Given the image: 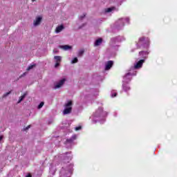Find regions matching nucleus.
Returning <instances> with one entry per match:
<instances>
[{"label": "nucleus", "instance_id": "obj_19", "mask_svg": "<svg viewBox=\"0 0 177 177\" xmlns=\"http://www.w3.org/2000/svg\"><path fill=\"white\" fill-rule=\"evenodd\" d=\"M85 51L84 50H80L79 51V56H82L83 55H84V53Z\"/></svg>", "mask_w": 177, "mask_h": 177}, {"label": "nucleus", "instance_id": "obj_23", "mask_svg": "<svg viewBox=\"0 0 177 177\" xmlns=\"http://www.w3.org/2000/svg\"><path fill=\"white\" fill-rule=\"evenodd\" d=\"M82 127L81 126H79V127H75V131H80V129H82Z\"/></svg>", "mask_w": 177, "mask_h": 177}, {"label": "nucleus", "instance_id": "obj_2", "mask_svg": "<svg viewBox=\"0 0 177 177\" xmlns=\"http://www.w3.org/2000/svg\"><path fill=\"white\" fill-rule=\"evenodd\" d=\"M133 75H136V72H129L123 77V80L126 82H131V80H132V77H133Z\"/></svg>", "mask_w": 177, "mask_h": 177}, {"label": "nucleus", "instance_id": "obj_30", "mask_svg": "<svg viewBox=\"0 0 177 177\" xmlns=\"http://www.w3.org/2000/svg\"><path fill=\"white\" fill-rule=\"evenodd\" d=\"M35 0H32V2H35Z\"/></svg>", "mask_w": 177, "mask_h": 177}, {"label": "nucleus", "instance_id": "obj_18", "mask_svg": "<svg viewBox=\"0 0 177 177\" xmlns=\"http://www.w3.org/2000/svg\"><path fill=\"white\" fill-rule=\"evenodd\" d=\"M44 102H41L39 106H38V109H42V107H44Z\"/></svg>", "mask_w": 177, "mask_h": 177}, {"label": "nucleus", "instance_id": "obj_10", "mask_svg": "<svg viewBox=\"0 0 177 177\" xmlns=\"http://www.w3.org/2000/svg\"><path fill=\"white\" fill-rule=\"evenodd\" d=\"M102 42H103V39L102 38L97 39L95 42V46H99Z\"/></svg>", "mask_w": 177, "mask_h": 177}, {"label": "nucleus", "instance_id": "obj_13", "mask_svg": "<svg viewBox=\"0 0 177 177\" xmlns=\"http://www.w3.org/2000/svg\"><path fill=\"white\" fill-rule=\"evenodd\" d=\"M26 96H27V93H24L23 95L19 97V100L17 103H21L22 100L24 99V97H26Z\"/></svg>", "mask_w": 177, "mask_h": 177}, {"label": "nucleus", "instance_id": "obj_27", "mask_svg": "<svg viewBox=\"0 0 177 177\" xmlns=\"http://www.w3.org/2000/svg\"><path fill=\"white\" fill-rule=\"evenodd\" d=\"M26 177H32V176H31V174H28Z\"/></svg>", "mask_w": 177, "mask_h": 177}, {"label": "nucleus", "instance_id": "obj_8", "mask_svg": "<svg viewBox=\"0 0 177 177\" xmlns=\"http://www.w3.org/2000/svg\"><path fill=\"white\" fill-rule=\"evenodd\" d=\"M63 30H64V26H63V25L58 26L55 29V32L57 34H58V32H62V31H63Z\"/></svg>", "mask_w": 177, "mask_h": 177}, {"label": "nucleus", "instance_id": "obj_12", "mask_svg": "<svg viewBox=\"0 0 177 177\" xmlns=\"http://www.w3.org/2000/svg\"><path fill=\"white\" fill-rule=\"evenodd\" d=\"M123 89L125 92H128V91H131V87L127 84H123Z\"/></svg>", "mask_w": 177, "mask_h": 177}, {"label": "nucleus", "instance_id": "obj_9", "mask_svg": "<svg viewBox=\"0 0 177 177\" xmlns=\"http://www.w3.org/2000/svg\"><path fill=\"white\" fill-rule=\"evenodd\" d=\"M41 21H42V17H38L36 18L35 21H34L35 26H39V24H41Z\"/></svg>", "mask_w": 177, "mask_h": 177}, {"label": "nucleus", "instance_id": "obj_3", "mask_svg": "<svg viewBox=\"0 0 177 177\" xmlns=\"http://www.w3.org/2000/svg\"><path fill=\"white\" fill-rule=\"evenodd\" d=\"M144 62H145V59H140L136 64V65H134V68L136 70H138V68H142V66H143Z\"/></svg>", "mask_w": 177, "mask_h": 177}, {"label": "nucleus", "instance_id": "obj_4", "mask_svg": "<svg viewBox=\"0 0 177 177\" xmlns=\"http://www.w3.org/2000/svg\"><path fill=\"white\" fill-rule=\"evenodd\" d=\"M113 64H114V62L108 61L105 65V70H106V71L110 70V68H111L113 67Z\"/></svg>", "mask_w": 177, "mask_h": 177}, {"label": "nucleus", "instance_id": "obj_22", "mask_svg": "<svg viewBox=\"0 0 177 177\" xmlns=\"http://www.w3.org/2000/svg\"><path fill=\"white\" fill-rule=\"evenodd\" d=\"M60 66V62H56L55 63V68H57V67H59Z\"/></svg>", "mask_w": 177, "mask_h": 177}, {"label": "nucleus", "instance_id": "obj_28", "mask_svg": "<svg viewBox=\"0 0 177 177\" xmlns=\"http://www.w3.org/2000/svg\"><path fill=\"white\" fill-rule=\"evenodd\" d=\"M85 16H86V15H84V16L80 17V19H83V18H84V17H85Z\"/></svg>", "mask_w": 177, "mask_h": 177}, {"label": "nucleus", "instance_id": "obj_7", "mask_svg": "<svg viewBox=\"0 0 177 177\" xmlns=\"http://www.w3.org/2000/svg\"><path fill=\"white\" fill-rule=\"evenodd\" d=\"M140 56H142V59H147L149 56V52L148 51H140L139 53Z\"/></svg>", "mask_w": 177, "mask_h": 177}, {"label": "nucleus", "instance_id": "obj_24", "mask_svg": "<svg viewBox=\"0 0 177 177\" xmlns=\"http://www.w3.org/2000/svg\"><path fill=\"white\" fill-rule=\"evenodd\" d=\"M66 142H67L68 143H72L73 139H72V138L67 139V140H66Z\"/></svg>", "mask_w": 177, "mask_h": 177}, {"label": "nucleus", "instance_id": "obj_20", "mask_svg": "<svg viewBox=\"0 0 177 177\" xmlns=\"http://www.w3.org/2000/svg\"><path fill=\"white\" fill-rule=\"evenodd\" d=\"M113 11V8H109L106 10V13H110V12Z\"/></svg>", "mask_w": 177, "mask_h": 177}, {"label": "nucleus", "instance_id": "obj_6", "mask_svg": "<svg viewBox=\"0 0 177 177\" xmlns=\"http://www.w3.org/2000/svg\"><path fill=\"white\" fill-rule=\"evenodd\" d=\"M146 38L145 37H142L139 39L138 42L137 43V48H140V45L145 44V41Z\"/></svg>", "mask_w": 177, "mask_h": 177}, {"label": "nucleus", "instance_id": "obj_29", "mask_svg": "<svg viewBox=\"0 0 177 177\" xmlns=\"http://www.w3.org/2000/svg\"><path fill=\"white\" fill-rule=\"evenodd\" d=\"M24 75H26V73H24L23 75H21L20 76V77H24Z\"/></svg>", "mask_w": 177, "mask_h": 177}, {"label": "nucleus", "instance_id": "obj_11", "mask_svg": "<svg viewBox=\"0 0 177 177\" xmlns=\"http://www.w3.org/2000/svg\"><path fill=\"white\" fill-rule=\"evenodd\" d=\"M62 49H64V50H68V49H71V46L68 45H64V46H61Z\"/></svg>", "mask_w": 177, "mask_h": 177}, {"label": "nucleus", "instance_id": "obj_15", "mask_svg": "<svg viewBox=\"0 0 177 177\" xmlns=\"http://www.w3.org/2000/svg\"><path fill=\"white\" fill-rule=\"evenodd\" d=\"M71 63H72L73 64H75V63H78V58L75 57V58L73 59V60H72Z\"/></svg>", "mask_w": 177, "mask_h": 177}, {"label": "nucleus", "instance_id": "obj_16", "mask_svg": "<svg viewBox=\"0 0 177 177\" xmlns=\"http://www.w3.org/2000/svg\"><path fill=\"white\" fill-rule=\"evenodd\" d=\"M35 66V65H30L27 68V71H30V70H32V68H34V67Z\"/></svg>", "mask_w": 177, "mask_h": 177}, {"label": "nucleus", "instance_id": "obj_25", "mask_svg": "<svg viewBox=\"0 0 177 177\" xmlns=\"http://www.w3.org/2000/svg\"><path fill=\"white\" fill-rule=\"evenodd\" d=\"M115 96H117V93H112L111 95L112 97H115Z\"/></svg>", "mask_w": 177, "mask_h": 177}, {"label": "nucleus", "instance_id": "obj_14", "mask_svg": "<svg viewBox=\"0 0 177 177\" xmlns=\"http://www.w3.org/2000/svg\"><path fill=\"white\" fill-rule=\"evenodd\" d=\"M54 59L56 62L60 63V62H62V57L60 56H55Z\"/></svg>", "mask_w": 177, "mask_h": 177}, {"label": "nucleus", "instance_id": "obj_1", "mask_svg": "<svg viewBox=\"0 0 177 177\" xmlns=\"http://www.w3.org/2000/svg\"><path fill=\"white\" fill-rule=\"evenodd\" d=\"M73 111V101L70 100L66 104H65V109L63 111L64 115L70 114Z\"/></svg>", "mask_w": 177, "mask_h": 177}, {"label": "nucleus", "instance_id": "obj_26", "mask_svg": "<svg viewBox=\"0 0 177 177\" xmlns=\"http://www.w3.org/2000/svg\"><path fill=\"white\" fill-rule=\"evenodd\" d=\"M2 139H3V136H0V142H1V140H2Z\"/></svg>", "mask_w": 177, "mask_h": 177}, {"label": "nucleus", "instance_id": "obj_17", "mask_svg": "<svg viewBox=\"0 0 177 177\" xmlns=\"http://www.w3.org/2000/svg\"><path fill=\"white\" fill-rule=\"evenodd\" d=\"M10 93H12V91H9V92L4 93L3 95V97H6L7 96H9V95H10Z\"/></svg>", "mask_w": 177, "mask_h": 177}, {"label": "nucleus", "instance_id": "obj_5", "mask_svg": "<svg viewBox=\"0 0 177 177\" xmlns=\"http://www.w3.org/2000/svg\"><path fill=\"white\" fill-rule=\"evenodd\" d=\"M64 82H66V79L61 80L55 86V88L57 89L58 88H62L63 85L64 84Z\"/></svg>", "mask_w": 177, "mask_h": 177}, {"label": "nucleus", "instance_id": "obj_21", "mask_svg": "<svg viewBox=\"0 0 177 177\" xmlns=\"http://www.w3.org/2000/svg\"><path fill=\"white\" fill-rule=\"evenodd\" d=\"M30 128H31V125H28V127H26L25 129H24V131H27L30 129Z\"/></svg>", "mask_w": 177, "mask_h": 177}]
</instances>
